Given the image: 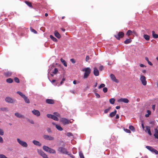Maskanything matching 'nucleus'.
Segmentation results:
<instances>
[{"label": "nucleus", "instance_id": "nucleus-45", "mask_svg": "<svg viewBox=\"0 0 158 158\" xmlns=\"http://www.w3.org/2000/svg\"><path fill=\"white\" fill-rule=\"evenodd\" d=\"M124 131H125L127 133H131V131L130 130L124 128Z\"/></svg>", "mask_w": 158, "mask_h": 158}, {"label": "nucleus", "instance_id": "nucleus-44", "mask_svg": "<svg viewBox=\"0 0 158 158\" xmlns=\"http://www.w3.org/2000/svg\"><path fill=\"white\" fill-rule=\"evenodd\" d=\"M79 156L80 157V158H84L83 154L82 152H80L79 153Z\"/></svg>", "mask_w": 158, "mask_h": 158}, {"label": "nucleus", "instance_id": "nucleus-10", "mask_svg": "<svg viewBox=\"0 0 158 158\" xmlns=\"http://www.w3.org/2000/svg\"><path fill=\"white\" fill-rule=\"evenodd\" d=\"M140 80L141 81L142 84L145 85L147 84V81L146 80V77L143 75H141L140 77Z\"/></svg>", "mask_w": 158, "mask_h": 158}, {"label": "nucleus", "instance_id": "nucleus-27", "mask_svg": "<svg viewBox=\"0 0 158 158\" xmlns=\"http://www.w3.org/2000/svg\"><path fill=\"white\" fill-rule=\"evenodd\" d=\"M6 81L8 83H11L13 82V80L11 78H9L6 80Z\"/></svg>", "mask_w": 158, "mask_h": 158}, {"label": "nucleus", "instance_id": "nucleus-5", "mask_svg": "<svg viewBox=\"0 0 158 158\" xmlns=\"http://www.w3.org/2000/svg\"><path fill=\"white\" fill-rule=\"evenodd\" d=\"M37 152L43 158H48V156L43 151L40 149H37Z\"/></svg>", "mask_w": 158, "mask_h": 158}, {"label": "nucleus", "instance_id": "nucleus-15", "mask_svg": "<svg viewBox=\"0 0 158 158\" xmlns=\"http://www.w3.org/2000/svg\"><path fill=\"white\" fill-rule=\"evenodd\" d=\"M12 74V73L10 71H7L6 72H5L4 73V75L6 77H10L11 76Z\"/></svg>", "mask_w": 158, "mask_h": 158}, {"label": "nucleus", "instance_id": "nucleus-33", "mask_svg": "<svg viewBox=\"0 0 158 158\" xmlns=\"http://www.w3.org/2000/svg\"><path fill=\"white\" fill-rule=\"evenodd\" d=\"M25 3L29 7H32V5H31V2H28V1H25Z\"/></svg>", "mask_w": 158, "mask_h": 158}, {"label": "nucleus", "instance_id": "nucleus-47", "mask_svg": "<svg viewBox=\"0 0 158 158\" xmlns=\"http://www.w3.org/2000/svg\"><path fill=\"white\" fill-rule=\"evenodd\" d=\"M4 135V131L3 130L0 128V135Z\"/></svg>", "mask_w": 158, "mask_h": 158}, {"label": "nucleus", "instance_id": "nucleus-9", "mask_svg": "<svg viewBox=\"0 0 158 158\" xmlns=\"http://www.w3.org/2000/svg\"><path fill=\"white\" fill-rule=\"evenodd\" d=\"M146 148L151 152L155 153L156 154H158V151L152 147L147 146L146 147Z\"/></svg>", "mask_w": 158, "mask_h": 158}, {"label": "nucleus", "instance_id": "nucleus-52", "mask_svg": "<svg viewBox=\"0 0 158 158\" xmlns=\"http://www.w3.org/2000/svg\"><path fill=\"white\" fill-rule=\"evenodd\" d=\"M0 158H7V157L3 154H0Z\"/></svg>", "mask_w": 158, "mask_h": 158}, {"label": "nucleus", "instance_id": "nucleus-25", "mask_svg": "<svg viewBox=\"0 0 158 158\" xmlns=\"http://www.w3.org/2000/svg\"><path fill=\"white\" fill-rule=\"evenodd\" d=\"M131 41H132V40L131 39H127L126 40H125L124 41V43L125 44H128L131 43Z\"/></svg>", "mask_w": 158, "mask_h": 158}, {"label": "nucleus", "instance_id": "nucleus-28", "mask_svg": "<svg viewBox=\"0 0 158 158\" xmlns=\"http://www.w3.org/2000/svg\"><path fill=\"white\" fill-rule=\"evenodd\" d=\"M50 37L51 38V39L54 41L55 42H57V39L55 37H54L52 35H50Z\"/></svg>", "mask_w": 158, "mask_h": 158}, {"label": "nucleus", "instance_id": "nucleus-41", "mask_svg": "<svg viewBox=\"0 0 158 158\" xmlns=\"http://www.w3.org/2000/svg\"><path fill=\"white\" fill-rule=\"evenodd\" d=\"M58 72V70L56 68L54 69V71L52 72V73L54 74H56Z\"/></svg>", "mask_w": 158, "mask_h": 158}, {"label": "nucleus", "instance_id": "nucleus-20", "mask_svg": "<svg viewBox=\"0 0 158 158\" xmlns=\"http://www.w3.org/2000/svg\"><path fill=\"white\" fill-rule=\"evenodd\" d=\"M155 134L154 135V136L156 138L158 139V130L157 129H155Z\"/></svg>", "mask_w": 158, "mask_h": 158}, {"label": "nucleus", "instance_id": "nucleus-38", "mask_svg": "<svg viewBox=\"0 0 158 158\" xmlns=\"http://www.w3.org/2000/svg\"><path fill=\"white\" fill-rule=\"evenodd\" d=\"M0 110L2 111H5L6 112L8 111V110L7 108L6 107L1 108Z\"/></svg>", "mask_w": 158, "mask_h": 158}, {"label": "nucleus", "instance_id": "nucleus-62", "mask_svg": "<svg viewBox=\"0 0 158 158\" xmlns=\"http://www.w3.org/2000/svg\"><path fill=\"white\" fill-rule=\"evenodd\" d=\"M147 112L148 113V114L149 115H150L151 114V111L149 110H147Z\"/></svg>", "mask_w": 158, "mask_h": 158}, {"label": "nucleus", "instance_id": "nucleus-3", "mask_svg": "<svg viewBox=\"0 0 158 158\" xmlns=\"http://www.w3.org/2000/svg\"><path fill=\"white\" fill-rule=\"evenodd\" d=\"M18 142L20 144L21 146L23 147L26 148L27 147V144L25 141H24L21 140L19 138L17 139Z\"/></svg>", "mask_w": 158, "mask_h": 158}, {"label": "nucleus", "instance_id": "nucleus-12", "mask_svg": "<svg viewBox=\"0 0 158 158\" xmlns=\"http://www.w3.org/2000/svg\"><path fill=\"white\" fill-rule=\"evenodd\" d=\"M118 102H123L125 103H128L129 102L128 99L126 98H121L118 100Z\"/></svg>", "mask_w": 158, "mask_h": 158}, {"label": "nucleus", "instance_id": "nucleus-35", "mask_svg": "<svg viewBox=\"0 0 158 158\" xmlns=\"http://www.w3.org/2000/svg\"><path fill=\"white\" fill-rule=\"evenodd\" d=\"M129 129L131 130L132 131H135V127L132 126L131 125L129 126Z\"/></svg>", "mask_w": 158, "mask_h": 158}, {"label": "nucleus", "instance_id": "nucleus-46", "mask_svg": "<svg viewBox=\"0 0 158 158\" xmlns=\"http://www.w3.org/2000/svg\"><path fill=\"white\" fill-rule=\"evenodd\" d=\"M53 115L51 114H48L47 115V116L48 118H51L52 119V118Z\"/></svg>", "mask_w": 158, "mask_h": 158}, {"label": "nucleus", "instance_id": "nucleus-7", "mask_svg": "<svg viewBox=\"0 0 158 158\" xmlns=\"http://www.w3.org/2000/svg\"><path fill=\"white\" fill-rule=\"evenodd\" d=\"M60 122L62 123L64 125H65L69 123L70 122V121L67 118H61L60 120Z\"/></svg>", "mask_w": 158, "mask_h": 158}, {"label": "nucleus", "instance_id": "nucleus-48", "mask_svg": "<svg viewBox=\"0 0 158 158\" xmlns=\"http://www.w3.org/2000/svg\"><path fill=\"white\" fill-rule=\"evenodd\" d=\"M114 81L116 83H118L119 82V81L117 79L116 77H114V79L112 80Z\"/></svg>", "mask_w": 158, "mask_h": 158}, {"label": "nucleus", "instance_id": "nucleus-11", "mask_svg": "<svg viewBox=\"0 0 158 158\" xmlns=\"http://www.w3.org/2000/svg\"><path fill=\"white\" fill-rule=\"evenodd\" d=\"M43 137L44 139L47 140H52L54 139L53 137L48 135H44Z\"/></svg>", "mask_w": 158, "mask_h": 158}, {"label": "nucleus", "instance_id": "nucleus-29", "mask_svg": "<svg viewBox=\"0 0 158 158\" xmlns=\"http://www.w3.org/2000/svg\"><path fill=\"white\" fill-rule=\"evenodd\" d=\"M143 37L147 41H148L150 39L149 36L147 35H144Z\"/></svg>", "mask_w": 158, "mask_h": 158}, {"label": "nucleus", "instance_id": "nucleus-34", "mask_svg": "<svg viewBox=\"0 0 158 158\" xmlns=\"http://www.w3.org/2000/svg\"><path fill=\"white\" fill-rule=\"evenodd\" d=\"M30 29L31 31L33 32L34 34H36L37 33V31L35 30L32 28L31 27H30Z\"/></svg>", "mask_w": 158, "mask_h": 158}, {"label": "nucleus", "instance_id": "nucleus-63", "mask_svg": "<svg viewBox=\"0 0 158 158\" xmlns=\"http://www.w3.org/2000/svg\"><path fill=\"white\" fill-rule=\"evenodd\" d=\"M148 63L150 65H151L152 66V64L149 61H148Z\"/></svg>", "mask_w": 158, "mask_h": 158}, {"label": "nucleus", "instance_id": "nucleus-53", "mask_svg": "<svg viewBox=\"0 0 158 158\" xmlns=\"http://www.w3.org/2000/svg\"><path fill=\"white\" fill-rule=\"evenodd\" d=\"M95 95L96 96V97L97 98H99L100 97V96L99 94H98V93H95Z\"/></svg>", "mask_w": 158, "mask_h": 158}, {"label": "nucleus", "instance_id": "nucleus-59", "mask_svg": "<svg viewBox=\"0 0 158 158\" xmlns=\"http://www.w3.org/2000/svg\"><path fill=\"white\" fill-rule=\"evenodd\" d=\"M47 131L48 133L51 132V129L50 128H48L47 129Z\"/></svg>", "mask_w": 158, "mask_h": 158}, {"label": "nucleus", "instance_id": "nucleus-40", "mask_svg": "<svg viewBox=\"0 0 158 158\" xmlns=\"http://www.w3.org/2000/svg\"><path fill=\"white\" fill-rule=\"evenodd\" d=\"M105 86V85L104 84H101L98 87V89H100L102 88H104Z\"/></svg>", "mask_w": 158, "mask_h": 158}, {"label": "nucleus", "instance_id": "nucleus-19", "mask_svg": "<svg viewBox=\"0 0 158 158\" xmlns=\"http://www.w3.org/2000/svg\"><path fill=\"white\" fill-rule=\"evenodd\" d=\"M146 130L148 131V134L150 135H152V133L150 131V127L149 126H146Z\"/></svg>", "mask_w": 158, "mask_h": 158}, {"label": "nucleus", "instance_id": "nucleus-43", "mask_svg": "<svg viewBox=\"0 0 158 158\" xmlns=\"http://www.w3.org/2000/svg\"><path fill=\"white\" fill-rule=\"evenodd\" d=\"M54 114H55L57 117H60V115L58 113L56 112H55L53 113Z\"/></svg>", "mask_w": 158, "mask_h": 158}, {"label": "nucleus", "instance_id": "nucleus-26", "mask_svg": "<svg viewBox=\"0 0 158 158\" xmlns=\"http://www.w3.org/2000/svg\"><path fill=\"white\" fill-rule=\"evenodd\" d=\"M23 98L24 99L25 102L26 103H30V100L27 97L25 96Z\"/></svg>", "mask_w": 158, "mask_h": 158}, {"label": "nucleus", "instance_id": "nucleus-21", "mask_svg": "<svg viewBox=\"0 0 158 158\" xmlns=\"http://www.w3.org/2000/svg\"><path fill=\"white\" fill-rule=\"evenodd\" d=\"M54 35L58 39H60L61 37V35L57 31L54 32Z\"/></svg>", "mask_w": 158, "mask_h": 158}, {"label": "nucleus", "instance_id": "nucleus-58", "mask_svg": "<svg viewBox=\"0 0 158 158\" xmlns=\"http://www.w3.org/2000/svg\"><path fill=\"white\" fill-rule=\"evenodd\" d=\"M27 121L31 124H33L34 123V122L33 120L30 121L29 119H28Z\"/></svg>", "mask_w": 158, "mask_h": 158}, {"label": "nucleus", "instance_id": "nucleus-39", "mask_svg": "<svg viewBox=\"0 0 158 158\" xmlns=\"http://www.w3.org/2000/svg\"><path fill=\"white\" fill-rule=\"evenodd\" d=\"M52 119L55 121H58L59 120L58 118L56 116L54 115H53Z\"/></svg>", "mask_w": 158, "mask_h": 158}, {"label": "nucleus", "instance_id": "nucleus-61", "mask_svg": "<svg viewBox=\"0 0 158 158\" xmlns=\"http://www.w3.org/2000/svg\"><path fill=\"white\" fill-rule=\"evenodd\" d=\"M155 105H153L152 106V109L154 111L155 110Z\"/></svg>", "mask_w": 158, "mask_h": 158}, {"label": "nucleus", "instance_id": "nucleus-22", "mask_svg": "<svg viewBox=\"0 0 158 158\" xmlns=\"http://www.w3.org/2000/svg\"><path fill=\"white\" fill-rule=\"evenodd\" d=\"M117 113V111L115 110H114V111L113 112L110 113L109 114L110 117H112L115 116Z\"/></svg>", "mask_w": 158, "mask_h": 158}, {"label": "nucleus", "instance_id": "nucleus-18", "mask_svg": "<svg viewBox=\"0 0 158 158\" xmlns=\"http://www.w3.org/2000/svg\"><path fill=\"white\" fill-rule=\"evenodd\" d=\"M15 114L16 117H18L19 118H24V117L23 115L20 114L19 113H18V112L15 113Z\"/></svg>", "mask_w": 158, "mask_h": 158}, {"label": "nucleus", "instance_id": "nucleus-54", "mask_svg": "<svg viewBox=\"0 0 158 158\" xmlns=\"http://www.w3.org/2000/svg\"><path fill=\"white\" fill-rule=\"evenodd\" d=\"M3 143V140L2 138L0 136V143Z\"/></svg>", "mask_w": 158, "mask_h": 158}, {"label": "nucleus", "instance_id": "nucleus-49", "mask_svg": "<svg viewBox=\"0 0 158 158\" xmlns=\"http://www.w3.org/2000/svg\"><path fill=\"white\" fill-rule=\"evenodd\" d=\"M114 81L116 83H118L119 82V81L117 79L116 77H114V79L112 80Z\"/></svg>", "mask_w": 158, "mask_h": 158}, {"label": "nucleus", "instance_id": "nucleus-13", "mask_svg": "<svg viewBox=\"0 0 158 158\" xmlns=\"http://www.w3.org/2000/svg\"><path fill=\"white\" fill-rule=\"evenodd\" d=\"M32 112L33 114L37 117L40 115V111L34 109L32 111Z\"/></svg>", "mask_w": 158, "mask_h": 158}, {"label": "nucleus", "instance_id": "nucleus-14", "mask_svg": "<svg viewBox=\"0 0 158 158\" xmlns=\"http://www.w3.org/2000/svg\"><path fill=\"white\" fill-rule=\"evenodd\" d=\"M45 102L47 104H53L55 102L54 100L52 99H47Z\"/></svg>", "mask_w": 158, "mask_h": 158}, {"label": "nucleus", "instance_id": "nucleus-31", "mask_svg": "<svg viewBox=\"0 0 158 158\" xmlns=\"http://www.w3.org/2000/svg\"><path fill=\"white\" fill-rule=\"evenodd\" d=\"M109 101L110 102L111 104H113L114 103V102L115 101V99L114 98H111L110 99Z\"/></svg>", "mask_w": 158, "mask_h": 158}, {"label": "nucleus", "instance_id": "nucleus-24", "mask_svg": "<svg viewBox=\"0 0 158 158\" xmlns=\"http://www.w3.org/2000/svg\"><path fill=\"white\" fill-rule=\"evenodd\" d=\"M61 62L62 63V64H63V65H64L65 67H67V64L66 61H65L62 58H61L60 60Z\"/></svg>", "mask_w": 158, "mask_h": 158}, {"label": "nucleus", "instance_id": "nucleus-2", "mask_svg": "<svg viewBox=\"0 0 158 158\" xmlns=\"http://www.w3.org/2000/svg\"><path fill=\"white\" fill-rule=\"evenodd\" d=\"M43 148L44 151L50 153L55 154L56 153V151L54 149L50 148L47 146H43Z\"/></svg>", "mask_w": 158, "mask_h": 158}, {"label": "nucleus", "instance_id": "nucleus-37", "mask_svg": "<svg viewBox=\"0 0 158 158\" xmlns=\"http://www.w3.org/2000/svg\"><path fill=\"white\" fill-rule=\"evenodd\" d=\"M14 80L15 82L17 83H19V79L17 77H15Z\"/></svg>", "mask_w": 158, "mask_h": 158}, {"label": "nucleus", "instance_id": "nucleus-6", "mask_svg": "<svg viewBox=\"0 0 158 158\" xmlns=\"http://www.w3.org/2000/svg\"><path fill=\"white\" fill-rule=\"evenodd\" d=\"M124 33L122 31L119 32L117 35H114V37L118 40H120L124 37Z\"/></svg>", "mask_w": 158, "mask_h": 158}, {"label": "nucleus", "instance_id": "nucleus-60", "mask_svg": "<svg viewBox=\"0 0 158 158\" xmlns=\"http://www.w3.org/2000/svg\"><path fill=\"white\" fill-rule=\"evenodd\" d=\"M67 135L68 136H70L72 135V134L70 132L68 133L67 134Z\"/></svg>", "mask_w": 158, "mask_h": 158}, {"label": "nucleus", "instance_id": "nucleus-23", "mask_svg": "<svg viewBox=\"0 0 158 158\" xmlns=\"http://www.w3.org/2000/svg\"><path fill=\"white\" fill-rule=\"evenodd\" d=\"M152 35L154 38H158V35L155 34V32L154 31H152Z\"/></svg>", "mask_w": 158, "mask_h": 158}, {"label": "nucleus", "instance_id": "nucleus-16", "mask_svg": "<svg viewBox=\"0 0 158 158\" xmlns=\"http://www.w3.org/2000/svg\"><path fill=\"white\" fill-rule=\"evenodd\" d=\"M94 74L96 76H98L99 75L98 70L96 67H94Z\"/></svg>", "mask_w": 158, "mask_h": 158}, {"label": "nucleus", "instance_id": "nucleus-1", "mask_svg": "<svg viewBox=\"0 0 158 158\" xmlns=\"http://www.w3.org/2000/svg\"><path fill=\"white\" fill-rule=\"evenodd\" d=\"M82 71L85 72L84 74L83 78L84 79H86L89 76L91 73V69L89 67H87L82 69Z\"/></svg>", "mask_w": 158, "mask_h": 158}, {"label": "nucleus", "instance_id": "nucleus-51", "mask_svg": "<svg viewBox=\"0 0 158 158\" xmlns=\"http://www.w3.org/2000/svg\"><path fill=\"white\" fill-rule=\"evenodd\" d=\"M110 77L112 80L115 77V76L113 74H111L110 75Z\"/></svg>", "mask_w": 158, "mask_h": 158}, {"label": "nucleus", "instance_id": "nucleus-8", "mask_svg": "<svg viewBox=\"0 0 158 158\" xmlns=\"http://www.w3.org/2000/svg\"><path fill=\"white\" fill-rule=\"evenodd\" d=\"M5 101L9 103H13L15 102V100L9 97H7L5 98Z\"/></svg>", "mask_w": 158, "mask_h": 158}, {"label": "nucleus", "instance_id": "nucleus-32", "mask_svg": "<svg viewBox=\"0 0 158 158\" xmlns=\"http://www.w3.org/2000/svg\"><path fill=\"white\" fill-rule=\"evenodd\" d=\"M17 93L19 94L23 98L25 96V95L24 94H23V93H22L20 91H17Z\"/></svg>", "mask_w": 158, "mask_h": 158}, {"label": "nucleus", "instance_id": "nucleus-17", "mask_svg": "<svg viewBox=\"0 0 158 158\" xmlns=\"http://www.w3.org/2000/svg\"><path fill=\"white\" fill-rule=\"evenodd\" d=\"M33 143L35 145L38 146H41L42 145L41 143H40L39 141L36 140H33L32 141Z\"/></svg>", "mask_w": 158, "mask_h": 158}, {"label": "nucleus", "instance_id": "nucleus-64", "mask_svg": "<svg viewBox=\"0 0 158 158\" xmlns=\"http://www.w3.org/2000/svg\"><path fill=\"white\" fill-rule=\"evenodd\" d=\"M140 66L141 67H145V66L143 64H141L140 65Z\"/></svg>", "mask_w": 158, "mask_h": 158}, {"label": "nucleus", "instance_id": "nucleus-55", "mask_svg": "<svg viewBox=\"0 0 158 158\" xmlns=\"http://www.w3.org/2000/svg\"><path fill=\"white\" fill-rule=\"evenodd\" d=\"M104 69V67L102 65H101L100 66L99 68V69L100 71H102Z\"/></svg>", "mask_w": 158, "mask_h": 158}, {"label": "nucleus", "instance_id": "nucleus-36", "mask_svg": "<svg viewBox=\"0 0 158 158\" xmlns=\"http://www.w3.org/2000/svg\"><path fill=\"white\" fill-rule=\"evenodd\" d=\"M132 31L131 30H129L127 32V33H126V35L128 36H129V35H131L132 34Z\"/></svg>", "mask_w": 158, "mask_h": 158}, {"label": "nucleus", "instance_id": "nucleus-57", "mask_svg": "<svg viewBox=\"0 0 158 158\" xmlns=\"http://www.w3.org/2000/svg\"><path fill=\"white\" fill-rule=\"evenodd\" d=\"M89 56H87L85 58V60L86 61H88V60H89Z\"/></svg>", "mask_w": 158, "mask_h": 158}, {"label": "nucleus", "instance_id": "nucleus-56", "mask_svg": "<svg viewBox=\"0 0 158 158\" xmlns=\"http://www.w3.org/2000/svg\"><path fill=\"white\" fill-rule=\"evenodd\" d=\"M71 61L73 64H74L76 62L75 60L73 59H70Z\"/></svg>", "mask_w": 158, "mask_h": 158}, {"label": "nucleus", "instance_id": "nucleus-4", "mask_svg": "<svg viewBox=\"0 0 158 158\" xmlns=\"http://www.w3.org/2000/svg\"><path fill=\"white\" fill-rule=\"evenodd\" d=\"M57 150L62 153L68 154V152L67 151L66 149L62 147H59Z\"/></svg>", "mask_w": 158, "mask_h": 158}, {"label": "nucleus", "instance_id": "nucleus-30", "mask_svg": "<svg viewBox=\"0 0 158 158\" xmlns=\"http://www.w3.org/2000/svg\"><path fill=\"white\" fill-rule=\"evenodd\" d=\"M56 127L58 130L60 131H62L63 130L62 128L60 125H56Z\"/></svg>", "mask_w": 158, "mask_h": 158}, {"label": "nucleus", "instance_id": "nucleus-42", "mask_svg": "<svg viewBox=\"0 0 158 158\" xmlns=\"http://www.w3.org/2000/svg\"><path fill=\"white\" fill-rule=\"evenodd\" d=\"M111 107H109L108 108L105 109L104 110V113H107L111 109Z\"/></svg>", "mask_w": 158, "mask_h": 158}, {"label": "nucleus", "instance_id": "nucleus-50", "mask_svg": "<svg viewBox=\"0 0 158 158\" xmlns=\"http://www.w3.org/2000/svg\"><path fill=\"white\" fill-rule=\"evenodd\" d=\"M107 90L108 89L106 87H104L103 89V91L105 93L107 92Z\"/></svg>", "mask_w": 158, "mask_h": 158}]
</instances>
